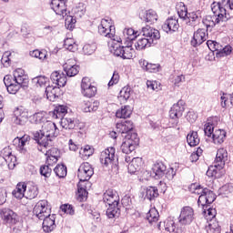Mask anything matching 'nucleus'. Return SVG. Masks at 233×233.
Masks as SVG:
<instances>
[{
    "instance_id": "nucleus-58",
    "label": "nucleus",
    "mask_w": 233,
    "mask_h": 233,
    "mask_svg": "<svg viewBox=\"0 0 233 233\" xmlns=\"http://www.w3.org/2000/svg\"><path fill=\"white\" fill-rule=\"evenodd\" d=\"M54 172H55L56 176H57V177H66V167H65V165L58 164L54 168Z\"/></svg>"
},
{
    "instance_id": "nucleus-3",
    "label": "nucleus",
    "mask_w": 233,
    "mask_h": 233,
    "mask_svg": "<svg viewBox=\"0 0 233 233\" xmlns=\"http://www.w3.org/2000/svg\"><path fill=\"white\" fill-rule=\"evenodd\" d=\"M98 33L100 35H104V37L110 39L108 42L110 46L114 43H123L121 37L116 35V26H114V23L110 18L101 20V23L98 25Z\"/></svg>"
},
{
    "instance_id": "nucleus-53",
    "label": "nucleus",
    "mask_w": 233,
    "mask_h": 233,
    "mask_svg": "<svg viewBox=\"0 0 233 233\" xmlns=\"http://www.w3.org/2000/svg\"><path fill=\"white\" fill-rule=\"evenodd\" d=\"M130 92H132V90L129 86H124L119 93L118 98L120 101H128V99H130Z\"/></svg>"
},
{
    "instance_id": "nucleus-11",
    "label": "nucleus",
    "mask_w": 233,
    "mask_h": 233,
    "mask_svg": "<svg viewBox=\"0 0 233 233\" xmlns=\"http://www.w3.org/2000/svg\"><path fill=\"white\" fill-rule=\"evenodd\" d=\"M0 216L6 225H16L17 221H19L17 214L10 208L1 209Z\"/></svg>"
},
{
    "instance_id": "nucleus-56",
    "label": "nucleus",
    "mask_w": 233,
    "mask_h": 233,
    "mask_svg": "<svg viewBox=\"0 0 233 233\" xmlns=\"http://www.w3.org/2000/svg\"><path fill=\"white\" fill-rule=\"evenodd\" d=\"M233 191V187L230 184H226L224 186H222L219 189H218V195L222 196V198H225L227 196H228V194H232Z\"/></svg>"
},
{
    "instance_id": "nucleus-18",
    "label": "nucleus",
    "mask_w": 233,
    "mask_h": 233,
    "mask_svg": "<svg viewBox=\"0 0 233 233\" xmlns=\"http://www.w3.org/2000/svg\"><path fill=\"white\" fill-rule=\"evenodd\" d=\"M63 68L67 77H74L79 74V66L76 65V61L74 59L67 60L64 64Z\"/></svg>"
},
{
    "instance_id": "nucleus-6",
    "label": "nucleus",
    "mask_w": 233,
    "mask_h": 233,
    "mask_svg": "<svg viewBox=\"0 0 233 233\" xmlns=\"http://www.w3.org/2000/svg\"><path fill=\"white\" fill-rule=\"evenodd\" d=\"M94 176V168L88 162H85L80 165L77 172V177L79 178V183L88 185L89 187H92V184L88 182L90 180V177Z\"/></svg>"
},
{
    "instance_id": "nucleus-39",
    "label": "nucleus",
    "mask_w": 233,
    "mask_h": 233,
    "mask_svg": "<svg viewBox=\"0 0 233 233\" xmlns=\"http://www.w3.org/2000/svg\"><path fill=\"white\" fill-rule=\"evenodd\" d=\"M139 65L143 70H146V72H157L159 70V65L157 64H152L148 63V61L145 59H140L139 60Z\"/></svg>"
},
{
    "instance_id": "nucleus-48",
    "label": "nucleus",
    "mask_w": 233,
    "mask_h": 233,
    "mask_svg": "<svg viewBox=\"0 0 233 233\" xmlns=\"http://www.w3.org/2000/svg\"><path fill=\"white\" fill-rule=\"evenodd\" d=\"M159 196V192L157 191V187L149 186L146 189V199H148L149 201H153V199H156Z\"/></svg>"
},
{
    "instance_id": "nucleus-51",
    "label": "nucleus",
    "mask_w": 233,
    "mask_h": 233,
    "mask_svg": "<svg viewBox=\"0 0 233 233\" xmlns=\"http://www.w3.org/2000/svg\"><path fill=\"white\" fill-rule=\"evenodd\" d=\"M37 194H39L37 191V187L29 186L25 188V198L26 199H34L35 198H37Z\"/></svg>"
},
{
    "instance_id": "nucleus-60",
    "label": "nucleus",
    "mask_w": 233,
    "mask_h": 233,
    "mask_svg": "<svg viewBox=\"0 0 233 233\" xmlns=\"http://www.w3.org/2000/svg\"><path fill=\"white\" fill-rule=\"evenodd\" d=\"M61 216H65V214H69V216H74V207L72 205H61L59 210Z\"/></svg>"
},
{
    "instance_id": "nucleus-50",
    "label": "nucleus",
    "mask_w": 233,
    "mask_h": 233,
    "mask_svg": "<svg viewBox=\"0 0 233 233\" xmlns=\"http://www.w3.org/2000/svg\"><path fill=\"white\" fill-rule=\"evenodd\" d=\"M204 216L208 218V219H214L216 218V214L218 211L213 206L210 205H203Z\"/></svg>"
},
{
    "instance_id": "nucleus-27",
    "label": "nucleus",
    "mask_w": 233,
    "mask_h": 233,
    "mask_svg": "<svg viewBox=\"0 0 233 233\" xmlns=\"http://www.w3.org/2000/svg\"><path fill=\"white\" fill-rule=\"evenodd\" d=\"M51 81H53L54 85H56L58 88L65 86L66 85V75H65V73L54 71L51 74Z\"/></svg>"
},
{
    "instance_id": "nucleus-15",
    "label": "nucleus",
    "mask_w": 233,
    "mask_h": 233,
    "mask_svg": "<svg viewBox=\"0 0 233 233\" xmlns=\"http://www.w3.org/2000/svg\"><path fill=\"white\" fill-rule=\"evenodd\" d=\"M119 194L114 189H107L103 195V202L106 205H119Z\"/></svg>"
},
{
    "instance_id": "nucleus-7",
    "label": "nucleus",
    "mask_w": 233,
    "mask_h": 233,
    "mask_svg": "<svg viewBox=\"0 0 233 233\" xmlns=\"http://www.w3.org/2000/svg\"><path fill=\"white\" fill-rule=\"evenodd\" d=\"M38 150L46 156V165H56L59 159L60 152L57 147H44L38 145ZM50 148V149H48Z\"/></svg>"
},
{
    "instance_id": "nucleus-13",
    "label": "nucleus",
    "mask_w": 233,
    "mask_h": 233,
    "mask_svg": "<svg viewBox=\"0 0 233 233\" xmlns=\"http://www.w3.org/2000/svg\"><path fill=\"white\" fill-rule=\"evenodd\" d=\"M50 6L56 15H61L62 17L68 15L65 0H52Z\"/></svg>"
},
{
    "instance_id": "nucleus-44",
    "label": "nucleus",
    "mask_w": 233,
    "mask_h": 233,
    "mask_svg": "<svg viewBox=\"0 0 233 233\" xmlns=\"http://www.w3.org/2000/svg\"><path fill=\"white\" fill-rule=\"evenodd\" d=\"M150 46H152V40H149L147 37L138 39L135 44V48H137V50H145V48H150Z\"/></svg>"
},
{
    "instance_id": "nucleus-63",
    "label": "nucleus",
    "mask_w": 233,
    "mask_h": 233,
    "mask_svg": "<svg viewBox=\"0 0 233 233\" xmlns=\"http://www.w3.org/2000/svg\"><path fill=\"white\" fill-rule=\"evenodd\" d=\"M96 48H97L96 44H86L83 46V53L85 54V56H92V54L96 52Z\"/></svg>"
},
{
    "instance_id": "nucleus-62",
    "label": "nucleus",
    "mask_w": 233,
    "mask_h": 233,
    "mask_svg": "<svg viewBox=\"0 0 233 233\" xmlns=\"http://www.w3.org/2000/svg\"><path fill=\"white\" fill-rule=\"evenodd\" d=\"M76 18H74V16L72 15H67L66 17V21H65V25L66 28H67V30H74V28H76Z\"/></svg>"
},
{
    "instance_id": "nucleus-38",
    "label": "nucleus",
    "mask_w": 233,
    "mask_h": 233,
    "mask_svg": "<svg viewBox=\"0 0 233 233\" xmlns=\"http://www.w3.org/2000/svg\"><path fill=\"white\" fill-rule=\"evenodd\" d=\"M130 116H132V107H130V106H123L116 112V116L118 117V119H127V117Z\"/></svg>"
},
{
    "instance_id": "nucleus-40",
    "label": "nucleus",
    "mask_w": 233,
    "mask_h": 233,
    "mask_svg": "<svg viewBox=\"0 0 233 233\" xmlns=\"http://www.w3.org/2000/svg\"><path fill=\"white\" fill-rule=\"evenodd\" d=\"M208 233H221V225L216 219H211L208 225L206 227Z\"/></svg>"
},
{
    "instance_id": "nucleus-19",
    "label": "nucleus",
    "mask_w": 233,
    "mask_h": 233,
    "mask_svg": "<svg viewBox=\"0 0 233 233\" xmlns=\"http://www.w3.org/2000/svg\"><path fill=\"white\" fill-rule=\"evenodd\" d=\"M142 34L147 39L151 41V44L154 45V41H157V39H160L161 35L159 34V31L156 28L150 27V25H146L142 28Z\"/></svg>"
},
{
    "instance_id": "nucleus-30",
    "label": "nucleus",
    "mask_w": 233,
    "mask_h": 233,
    "mask_svg": "<svg viewBox=\"0 0 233 233\" xmlns=\"http://www.w3.org/2000/svg\"><path fill=\"white\" fill-rule=\"evenodd\" d=\"M99 108V101L91 102L90 100H84L81 103V110L83 112H96Z\"/></svg>"
},
{
    "instance_id": "nucleus-1",
    "label": "nucleus",
    "mask_w": 233,
    "mask_h": 233,
    "mask_svg": "<svg viewBox=\"0 0 233 233\" xmlns=\"http://www.w3.org/2000/svg\"><path fill=\"white\" fill-rule=\"evenodd\" d=\"M57 136H59V128H57L56 123L47 120L42 125V130L35 133V139L40 147L48 148V147H52V141Z\"/></svg>"
},
{
    "instance_id": "nucleus-25",
    "label": "nucleus",
    "mask_w": 233,
    "mask_h": 233,
    "mask_svg": "<svg viewBox=\"0 0 233 233\" xmlns=\"http://www.w3.org/2000/svg\"><path fill=\"white\" fill-rule=\"evenodd\" d=\"M187 19H188L187 22V26L196 28V26L201 23V11L198 10L188 13Z\"/></svg>"
},
{
    "instance_id": "nucleus-32",
    "label": "nucleus",
    "mask_w": 233,
    "mask_h": 233,
    "mask_svg": "<svg viewBox=\"0 0 233 233\" xmlns=\"http://www.w3.org/2000/svg\"><path fill=\"white\" fill-rule=\"evenodd\" d=\"M159 230H166V232L174 233L176 232V222L172 218H167L164 222L158 224Z\"/></svg>"
},
{
    "instance_id": "nucleus-36",
    "label": "nucleus",
    "mask_w": 233,
    "mask_h": 233,
    "mask_svg": "<svg viewBox=\"0 0 233 233\" xmlns=\"http://www.w3.org/2000/svg\"><path fill=\"white\" fill-rule=\"evenodd\" d=\"M60 89L56 86H48L46 88V96L49 101H56V97H59Z\"/></svg>"
},
{
    "instance_id": "nucleus-47",
    "label": "nucleus",
    "mask_w": 233,
    "mask_h": 233,
    "mask_svg": "<svg viewBox=\"0 0 233 233\" xmlns=\"http://www.w3.org/2000/svg\"><path fill=\"white\" fill-rule=\"evenodd\" d=\"M187 141L189 147H198L199 145V137L198 132L192 131L187 137Z\"/></svg>"
},
{
    "instance_id": "nucleus-52",
    "label": "nucleus",
    "mask_w": 233,
    "mask_h": 233,
    "mask_svg": "<svg viewBox=\"0 0 233 233\" xmlns=\"http://www.w3.org/2000/svg\"><path fill=\"white\" fill-rule=\"evenodd\" d=\"M144 18L146 23L152 25L157 21V14L154 10H147L145 13Z\"/></svg>"
},
{
    "instance_id": "nucleus-49",
    "label": "nucleus",
    "mask_w": 233,
    "mask_h": 233,
    "mask_svg": "<svg viewBox=\"0 0 233 233\" xmlns=\"http://www.w3.org/2000/svg\"><path fill=\"white\" fill-rule=\"evenodd\" d=\"M33 123H35V125H44L46 123V113L45 112H38L33 115L32 118Z\"/></svg>"
},
{
    "instance_id": "nucleus-23",
    "label": "nucleus",
    "mask_w": 233,
    "mask_h": 233,
    "mask_svg": "<svg viewBox=\"0 0 233 233\" xmlns=\"http://www.w3.org/2000/svg\"><path fill=\"white\" fill-rule=\"evenodd\" d=\"M228 161V152L225 148H219L217 151L215 163L219 169H222L225 167V163Z\"/></svg>"
},
{
    "instance_id": "nucleus-2",
    "label": "nucleus",
    "mask_w": 233,
    "mask_h": 233,
    "mask_svg": "<svg viewBox=\"0 0 233 233\" xmlns=\"http://www.w3.org/2000/svg\"><path fill=\"white\" fill-rule=\"evenodd\" d=\"M211 10L214 15H207L202 23L207 28H214L216 25H219L220 23H227L228 19H230V15H224L225 9L221 7L220 3L214 2L211 5Z\"/></svg>"
},
{
    "instance_id": "nucleus-41",
    "label": "nucleus",
    "mask_w": 233,
    "mask_h": 233,
    "mask_svg": "<svg viewBox=\"0 0 233 233\" xmlns=\"http://www.w3.org/2000/svg\"><path fill=\"white\" fill-rule=\"evenodd\" d=\"M66 112H68L66 106H57L52 113V117L54 119H63Z\"/></svg>"
},
{
    "instance_id": "nucleus-8",
    "label": "nucleus",
    "mask_w": 233,
    "mask_h": 233,
    "mask_svg": "<svg viewBox=\"0 0 233 233\" xmlns=\"http://www.w3.org/2000/svg\"><path fill=\"white\" fill-rule=\"evenodd\" d=\"M185 112V101L179 100L177 104H174L169 111V117L175 119V127H177L179 123V117L183 116Z\"/></svg>"
},
{
    "instance_id": "nucleus-57",
    "label": "nucleus",
    "mask_w": 233,
    "mask_h": 233,
    "mask_svg": "<svg viewBox=\"0 0 233 233\" xmlns=\"http://www.w3.org/2000/svg\"><path fill=\"white\" fill-rule=\"evenodd\" d=\"M96 92H97V87H96L95 86H89V87H86L85 89H82V94L83 96H85V97H94Z\"/></svg>"
},
{
    "instance_id": "nucleus-24",
    "label": "nucleus",
    "mask_w": 233,
    "mask_h": 233,
    "mask_svg": "<svg viewBox=\"0 0 233 233\" xmlns=\"http://www.w3.org/2000/svg\"><path fill=\"white\" fill-rule=\"evenodd\" d=\"M33 213L38 219H45L50 216V208L45 205H35L33 208Z\"/></svg>"
},
{
    "instance_id": "nucleus-26",
    "label": "nucleus",
    "mask_w": 233,
    "mask_h": 233,
    "mask_svg": "<svg viewBox=\"0 0 233 233\" xmlns=\"http://www.w3.org/2000/svg\"><path fill=\"white\" fill-rule=\"evenodd\" d=\"M88 187L89 186L86 184H83L81 182L78 183L76 198L79 203H83L84 201H86V199H88V191H86V188H88Z\"/></svg>"
},
{
    "instance_id": "nucleus-43",
    "label": "nucleus",
    "mask_w": 233,
    "mask_h": 233,
    "mask_svg": "<svg viewBox=\"0 0 233 233\" xmlns=\"http://www.w3.org/2000/svg\"><path fill=\"white\" fill-rule=\"evenodd\" d=\"M188 190L191 194H197V196H203V194H207V192H208V188H204L198 184H191L188 187Z\"/></svg>"
},
{
    "instance_id": "nucleus-16",
    "label": "nucleus",
    "mask_w": 233,
    "mask_h": 233,
    "mask_svg": "<svg viewBox=\"0 0 233 233\" xmlns=\"http://www.w3.org/2000/svg\"><path fill=\"white\" fill-rule=\"evenodd\" d=\"M14 123H15V125H25L28 121V111L23 106L17 107L14 112Z\"/></svg>"
},
{
    "instance_id": "nucleus-28",
    "label": "nucleus",
    "mask_w": 233,
    "mask_h": 233,
    "mask_svg": "<svg viewBox=\"0 0 233 233\" xmlns=\"http://www.w3.org/2000/svg\"><path fill=\"white\" fill-rule=\"evenodd\" d=\"M14 79L15 83L22 86H26V85H28V77L25 75V71L21 68L14 71Z\"/></svg>"
},
{
    "instance_id": "nucleus-59",
    "label": "nucleus",
    "mask_w": 233,
    "mask_h": 233,
    "mask_svg": "<svg viewBox=\"0 0 233 233\" xmlns=\"http://www.w3.org/2000/svg\"><path fill=\"white\" fill-rule=\"evenodd\" d=\"M33 83L36 86H46V84L48 83V77L45 76H40L33 78Z\"/></svg>"
},
{
    "instance_id": "nucleus-29",
    "label": "nucleus",
    "mask_w": 233,
    "mask_h": 233,
    "mask_svg": "<svg viewBox=\"0 0 233 233\" xmlns=\"http://www.w3.org/2000/svg\"><path fill=\"white\" fill-rule=\"evenodd\" d=\"M42 228L44 232L50 233L56 228V218L54 216L46 217L43 218Z\"/></svg>"
},
{
    "instance_id": "nucleus-17",
    "label": "nucleus",
    "mask_w": 233,
    "mask_h": 233,
    "mask_svg": "<svg viewBox=\"0 0 233 233\" xmlns=\"http://www.w3.org/2000/svg\"><path fill=\"white\" fill-rule=\"evenodd\" d=\"M164 32L167 34H174L179 30V22L176 17L167 18L162 25Z\"/></svg>"
},
{
    "instance_id": "nucleus-12",
    "label": "nucleus",
    "mask_w": 233,
    "mask_h": 233,
    "mask_svg": "<svg viewBox=\"0 0 233 233\" xmlns=\"http://www.w3.org/2000/svg\"><path fill=\"white\" fill-rule=\"evenodd\" d=\"M1 156L5 161L9 170H14V168H15V163L17 162V158L12 154V149L9 147H5L1 151Z\"/></svg>"
},
{
    "instance_id": "nucleus-46",
    "label": "nucleus",
    "mask_w": 233,
    "mask_h": 233,
    "mask_svg": "<svg viewBox=\"0 0 233 233\" xmlns=\"http://www.w3.org/2000/svg\"><path fill=\"white\" fill-rule=\"evenodd\" d=\"M121 214V209L116 205H110L106 209V216L109 219H114V218H119Z\"/></svg>"
},
{
    "instance_id": "nucleus-4",
    "label": "nucleus",
    "mask_w": 233,
    "mask_h": 233,
    "mask_svg": "<svg viewBox=\"0 0 233 233\" xmlns=\"http://www.w3.org/2000/svg\"><path fill=\"white\" fill-rule=\"evenodd\" d=\"M110 52L116 56V57H121L122 59H132L136 56V50L132 48V44H127L126 46H121V42H114L110 46Z\"/></svg>"
},
{
    "instance_id": "nucleus-35",
    "label": "nucleus",
    "mask_w": 233,
    "mask_h": 233,
    "mask_svg": "<svg viewBox=\"0 0 233 233\" xmlns=\"http://www.w3.org/2000/svg\"><path fill=\"white\" fill-rule=\"evenodd\" d=\"M212 139L215 145H221V143H225V139H227V131L223 129L215 130Z\"/></svg>"
},
{
    "instance_id": "nucleus-14",
    "label": "nucleus",
    "mask_w": 233,
    "mask_h": 233,
    "mask_svg": "<svg viewBox=\"0 0 233 233\" xmlns=\"http://www.w3.org/2000/svg\"><path fill=\"white\" fill-rule=\"evenodd\" d=\"M207 37H208V33L207 32V29H204V28L198 29L194 33L193 38L191 40L192 46H199V45H203V43L207 41Z\"/></svg>"
},
{
    "instance_id": "nucleus-20",
    "label": "nucleus",
    "mask_w": 233,
    "mask_h": 233,
    "mask_svg": "<svg viewBox=\"0 0 233 233\" xmlns=\"http://www.w3.org/2000/svg\"><path fill=\"white\" fill-rule=\"evenodd\" d=\"M167 172V166L163 162H156L151 167V175L155 179H161L165 177Z\"/></svg>"
},
{
    "instance_id": "nucleus-9",
    "label": "nucleus",
    "mask_w": 233,
    "mask_h": 233,
    "mask_svg": "<svg viewBox=\"0 0 233 233\" xmlns=\"http://www.w3.org/2000/svg\"><path fill=\"white\" fill-rule=\"evenodd\" d=\"M116 161V148L107 147L100 154V162L104 167H110Z\"/></svg>"
},
{
    "instance_id": "nucleus-10",
    "label": "nucleus",
    "mask_w": 233,
    "mask_h": 233,
    "mask_svg": "<svg viewBox=\"0 0 233 233\" xmlns=\"http://www.w3.org/2000/svg\"><path fill=\"white\" fill-rule=\"evenodd\" d=\"M194 221V209L190 206H186L182 208L178 222L180 225H190Z\"/></svg>"
},
{
    "instance_id": "nucleus-42",
    "label": "nucleus",
    "mask_w": 233,
    "mask_h": 233,
    "mask_svg": "<svg viewBox=\"0 0 233 233\" xmlns=\"http://www.w3.org/2000/svg\"><path fill=\"white\" fill-rule=\"evenodd\" d=\"M29 54L31 57H35V59H39L40 61H46V59H48V52L45 49H35L31 51Z\"/></svg>"
},
{
    "instance_id": "nucleus-5",
    "label": "nucleus",
    "mask_w": 233,
    "mask_h": 233,
    "mask_svg": "<svg viewBox=\"0 0 233 233\" xmlns=\"http://www.w3.org/2000/svg\"><path fill=\"white\" fill-rule=\"evenodd\" d=\"M139 145V137L137 133L127 134L125 136V139L121 145V150L123 154H132L136 150V147Z\"/></svg>"
},
{
    "instance_id": "nucleus-33",
    "label": "nucleus",
    "mask_w": 233,
    "mask_h": 233,
    "mask_svg": "<svg viewBox=\"0 0 233 233\" xmlns=\"http://www.w3.org/2000/svg\"><path fill=\"white\" fill-rule=\"evenodd\" d=\"M26 192V184L25 182H19L15 188L12 191V196L15 199H23L25 198V193Z\"/></svg>"
},
{
    "instance_id": "nucleus-64",
    "label": "nucleus",
    "mask_w": 233,
    "mask_h": 233,
    "mask_svg": "<svg viewBox=\"0 0 233 233\" xmlns=\"http://www.w3.org/2000/svg\"><path fill=\"white\" fill-rule=\"evenodd\" d=\"M207 45L211 52H217V54L218 52H220L222 46L221 45H219V43L212 40H208Z\"/></svg>"
},
{
    "instance_id": "nucleus-37",
    "label": "nucleus",
    "mask_w": 233,
    "mask_h": 233,
    "mask_svg": "<svg viewBox=\"0 0 233 233\" xmlns=\"http://www.w3.org/2000/svg\"><path fill=\"white\" fill-rule=\"evenodd\" d=\"M141 165H143L141 157L132 158L131 163H129L127 167V170L130 174H136V172L141 168Z\"/></svg>"
},
{
    "instance_id": "nucleus-22",
    "label": "nucleus",
    "mask_w": 233,
    "mask_h": 233,
    "mask_svg": "<svg viewBox=\"0 0 233 233\" xmlns=\"http://www.w3.org/2000/svg\"><path fill=\"white\" fill-rule=\"evenodd\" d=\"M134 129V124L130 120H126L124 122H120L116 124V131L118 134H121L122 137H125V136H128Z\"/></svg>"
},
{
    "instance_id": "nucleus-54",
    "label": "nucleus",
    "mask_w": 233,
    "mask_h": 233,
    "mask_svg": "<svg viewBox=\"0 0 233 233\" xmlns=\"http://www.w3.org/2000/svg\"><path fill=\"white\" fill-rule=\"evenodd\" d=\"M64 46L69 52H76L77 50V44L72 38H66L64 41Z\"/></svg>"
},
{
    "instance_id": "nucleus-55",
    "label": "nucleus",
    "mask_w": 233,
    "mask_h": 233,
    "mask_svg": "<svg viewBox=\"0 0 233 233\" xmlns=\"http://www.w3.org/2000/svg\"><path fill=\"white\" fill-rule=\"evenodd\" d=\"M159 218V213L157 212V209L156 208H152L149 209L147 213V220L149 223H156Z\"/></svg>"
},
{
    "instance_id": "nucleus-61",
    "label": "nucleus",
    "mask_w": 233,
    "mask_h": 233,
    "mask_svg": "<svg viewBox=\"0 0 233 233\" xmlns=\"http://www.w3.org/2000/svg\"><path fill=\"white\" fill-rule=\"evenodd\" d=\"M220 6L225 10L223 13L225 15H230V14H227V10H233V0H223L222 2H218Z\"/></svg>"
},
{
    "instance_id": "nucleus-45",
    "label": "nucleus",
    "mask_w": 233,
    "mask_h": 233,
    "mask_svg": "<svg viewBox=\"0 0 233 233\" xmlns=\"http://www.w3.org/2000/svg\"><path fill=\"white\" fill-rule=\"evenodd\" d=\"M177 12L178 14V17L183 19V21H187V17H188V9L184 3L180 2L177 5Z\"/></svg>"
},
{
    "instance_id": "nucleus-31",
    "label": "nucleus",
    "mask_w": 233,
    "mask_h": 233,
    "mask_svg": "<svg viewBox=\"0 0 233 233\" xmlns=\"http://www.w3.org/2000/svg\"><path fill=\"white\" fill-rule=\"evenodd\" d=\"M60 125L66 130H74L76 125H77V120L74 117L64 116L61 118Z\"/></svg>"
},
{
    "instance_id": "nucleus-34",
    "label": "nucleus",
    "mask_w": 233,
    "mask_h": 233,
    "mask_svg": "<svg viewBox=\"0 0 233 233\" xmlns=\"http://www.w3.org/2000/svg\"><path fill=\"white\" fill-rule=\"evenodd\" d=\"M123 39L121 38L122 41H126V43L132 45V41H134V39L139 35V33L137 31L135 32L133 28H125L123 31Z\"/></svg>"
},
{
    "instance_id": "nucleus-21",
    "label": "nucleus",
    "mask_w": 233,
    "mask_h": 233,
    "mask_svg": "<svg viewBox=\"0 0 233 233\" xmlns=\"http://www.w3.org/2000/svg\"><path fill=\"white\" fill-rule=\"evenodd\" d=\"M30 144V136L24 135L21 137L14 139V145H17L16 148L21 154H26L27 147Z\"/></svg>"
}]
</instances>
